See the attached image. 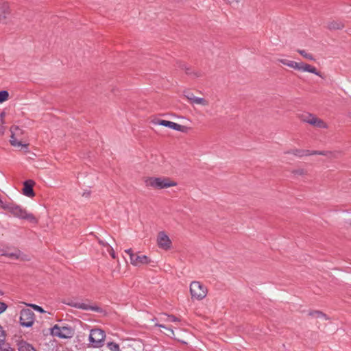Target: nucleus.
Listing matches in <instances>:
<instances>
[{"label":"nucleus","instance_id":"16","mask_svg":"<svg viewBox=\"0 0 351 351\" xmlns=\"http://www.w3.org/2000/svg\"><path fill=\"white\" fill-rule=\"evenodd\" d=\"M278 62L282 63L284 65H287L290 68L300 71L302 62H297L287 59H278Z\"/></svg>","mask_w":351,"mask_h":351},{"label":"nucleus","instance_id":"1","mask_svg":"<svg viewBox=\"0 0 351 351\" xmlns=\"http://www.w3.org/2000/svg\"><path fill=\"white\" fill-rule=\"evenodd\" d=\"M0 206L4 210H6L11 213L14 217L22 219H26L32 223H37L38 219L32 213L27 212L25 209H23L19 205H16L12 202H4L0 198Z\"/></svg>","mask_w":351,"mask_h":351},{"label":"nucleus","instance_id":"27","mask_svg":"<svg viewBox=\"0 0 351 351\" xmlns=\"http://www.w3.org/2000/svg\"><path fill=\"white\" fill-rule=\"evenodd\" d=\"M0 351H14L8 343H5L0 345Z\"/></svg>","mask_w":351,"mask_h":351},{"label":"nucleus","instance_id":"6","mask_svg":"<svg viewBox=\"0 0 351 351\" xmlns=\"http://www.w3.org/2000/svg\"><path fill=\"white\" fill-rule=\"evenodd\" d=\"M53 336L62 339L71 338L73 335V330L71 327L55 325L51 330Z\"/></svg>","mask_w":351,"mask_h":351},{"label":"nucleus","instance_id":"23","mask_svg":"<svg viewBox=\"0 0 351 351\" xmlns=\"http://www.w3.org/2000/svg\"><path fill=\"white\" fill-rule=\"evenodd\" d=\"M301 56H302L304 58L309 60H314L315 58L313 57V56L311 53H308L306 51L304 50H302V49H298L297 51Z\"/></svg>","mask_w":351,"mask_h":351},{"label":"nucleus","instance_id":"2","mask_svg":"<svg viewBox=\"0 0 351 351\" xmlns=\"http://www.w3.org/2000/svg\"><path fill=\"white\" fill-rule=\"evenodd\" d=\"M147 186L163 189L177 185V182L166 177H149L145 180Z\"/></svg>","mask_w":351,"mask_h":351},{"label":"nucleus","instance_id":"10","mask_svg":"<svg viewBox=\"0 0 351 351\" xmlns=\"http://www.w3.org/2000/svg\"><path fill=\"white\" fill-rule=\"evenodd\" d=\"M66 305L74 307L78 309H82L86 311H93L95 312H101V309L99 306H91L88 304H85L83 302H77L74 300H68L66 302H64Z\"/></svg>","mask_w":351,"mask_h":351},{"label":"nucleus","instance_id":"5","mask_svg":"<svg viewBox=\"0 0 351 351\" xmlns=\"http://www.w3.org/2000/svg\"><path fill=\"white\" fill-rule=\"evenodd\" d=\"M287 154H293L298 157H302L304 156H311V155H323L326 156L329 158L333 156L334 154L331 152H325V151H310L308 149H294L287 151L285 152Z\"/></svg>","mask_w":351,"mask_h":351},{"label":"nucleus","instance_id":"7","mask_svg":"<svg viewBox=\"0 0 351 351\" xmlns=\"http://www.w3.org/2000/svg\"><path fill=\"white\" fill-rule=\"evenodd\" d=\"M10 132L12 133L10 140V144L14 147H21V149L26 152L28 149L27 145L22 143L21 141L17 138V136L22 134V130L18 126H12Z\"/></svg>","mask_w":351,"mask_h":351},{"label":"nucleus","instance_id":"31","mask_svg":"<svg viewBox=\"0 0 351 351\" xmlns=\"http://www.w3.org/2000/svg\"><path fill=\"white\" fill-rule=\"evenodd\" d=\"M8 308V305L3 302H0V314L3 313Z\"/></svg>","mask_w":351,"mask_h":351},{"label":"nucleus","instance_id":"30","mask_svg":"<svg viewBox=\"0 0 351 351\" xmlns=\"http://www.w3.org/2000/svg\"><path fill=\"white\" fill-rule=\"evenodd\" d=\"M29 306H31L32 308H33L35 311H38V312H40V313H44L45 311L43 310V308L38 306V305H36V304H29Z\"/></svg>","mask_w":351,"mask_h":351},{"label":"nucleus","instance_id":"13","mask_svg":"<svg viewBox=\"0 0 351 351\" xmlns=\"http://www.w3.org/2000/svg\"><path fill=\"white\" fill-rule=\"evenodd\" d=\"M34 184V182L32 180H28L24 182L23 183V194L29 197H32L34 196V192L33 191V186Z\"/></svg>","mask_w":351,"mask_h":351},{"label":"nucleus","instance_id":"35","mask_svg":"<svg viewBox=\"0 0 351 351\" xmlns=\"http://www.w3.org/2000/svg\"><path fill=\"white\" fill-rule=\"evenodd\" d=\"M156 326L160 327V328H165V329H168L171 332H173V330L170 328H168L167 327H166L165 325L163 324H156Z\"/></svg>","mask_w":351,"mask_h":351},{"label":"nucleus","instance_id":"21","mask_svg":"<svg viewBox=\"0 0 351 351\" xmlns=\"http://www.w3.org/2000/svg\"><path fill=\"white\" fill-rule=\"evenodd\" d=\"M308 315L313 317L321 318L328 319V317L326 314L319 311H313L308 313Z\"/></svg>","mask_w":351,"mask_h":351},{"label":"nucleus","instance_id":"36","mask_svg":"<svg viewBox=\"0 0 351 351\" xmlns=\"http://www.w3.org/2000/svg\"><path fill=\"white\" fill-rule=\"evenodd\" d=\"M295 173L298 175H303L304 173V169H298L295 171Z\"/></svg>","mask_w":351,"mask_h":351},{"label":"nucleus","instance_id":"20","mask_svg":"<svg viewBox=\"0 0 351 351\" xmlns=\"http://www.w3.org/2000/svg\"><path fill=\"white\" fill-rule=\"evenodd\" d=\"M171 129H173L176 131L182 132H186L188 130V128L184 125H180L175 122H171L170 128Z\"/></svg>","mask_w":351,"mask_h":351},{"label":"nucleus","instance_id":"25","mask_svg":"<svg viewBox=\"0 0 351 351\" xmlns=\"http://www.w3.org/2000/svg\"><path fill=\"white\" fill-rule=\"evenodd\" d=\"M343 27V23H329L328 28L329 29H341Z\"/></svg>","mask_w":351,"mask_h":351},{"label":"nucleus","instance_id":"19","mask_svg":"<svg viewBox=\"0 0 351 351\" xmlns=\"http://www.w3.org/2000/svg\"><path fill=\"white\" fill-rule=\"evenodd\" d=\"M18 350L19 351H36L32 345L24 341L18 343Z\"/></svg>","mask_w":351,"mask_h":351},{"label":"nucleus","instance_id":"32","mask_svg":"<svg viewBox=\"0 0 351 351\" xmlns=\"http://www.w3.org/2000/svg\"><path fill=\"white\" fill-rule=\"evenodd\" d=\"M107 251L109 252V254H110V256H112V258H116V255H115L114 251L113 248L110 245L108 246V247L107 248Z\"/></svg>","mask_w":351,"mask_h":351},{"label":"nucleus","instance_id":"9","mask_svg":"<svg viewBox=\"0 0 351 351\" xmlns=\"http://www.w3.org/2000/svg\"><path fill=\"white\" fill-rule=\"evenodd\" d=\"M300 119L302 121L319 128H327L328 127L327 124L323 120L310 113H304L301 114Z\"/></svg>","mask_w":351,"mask_h":351},{"label":"nucleus","instance_id":"46","mask_svg":"<svg viewBox=\"0 0 351 351\" xmlns=\"http://www.w3.org/2000/svg\"><path fill=\"white\" fill-rule=\"evenodd\" d=\"M63 351H70V350H63Z\"/></svg>","mask_w":351,"mask_h":351},{"label":"nucleus","instance_id":"11","mask_svg":"<svg viewBox=\"0 0 351 351\" xmlns=\"http://www.w3.org/2000/svg\"><path fill=\"white\" fill-rule=\"evenodd\" d=\"M157 243L160 248L165 250H169L171 247V241L164 232H160L158 233Z\"/></svg>","mask_w":351,"mask_h":351},{"label":"nucleus","instance_id":"34","mask_svg":"<svg viewBox=\"0 0 351 351\" xmlns=\"http://www.w3.org/2000/svg\"><path fill=\"white\" fill-rule=\"evenodd\" d=\"M125 252L127 253L129 256H130V259L131 260V256L132 255H135V254H134L132 252V250L131 248L130 249H128V250H125Z\"/></svg>","mask_w":351,"mask_h":351},{"label":"nucleus","instance_id":"41","mask_svg":"<svg viewBox=\"0 0 351 351\" xmlns=\"http://www.w3.org/2000/svg\"><path fill=\"white\" fill-rule=\"evenodd\" d=\"M83 195H84V196H85V195L88 196V195H89V193H83Z\"/></svg>","mask_w":351,"mask_h":351},{"label":"nucleus","instance_id":"14","mask_svg":"<svg viewBox=\"0 0 351 351\" xmlns=\"http://www.w3.org/2000/svg\"><path fill=\"white\" fill-rule=\"evenodd\" d=\"M10 14L9 3L6 1H0V21L6 19Z\"/></svg>","mask_w":351,"mask_h":351},{"label":"nucleus","instance_id":"12","mask_svg":"<svg viewBox=\"0 0 351 351\" xmlns=\"http://www.w3.org/2000/svg\"><path fill=\"white\" fill-rule=\"evenodd\" d=\"M150 259L145 255H132L130 263L136 267H140L143 265H146L150 263Z\"/></svg>","mask_w":351,"mask_h":351},{"label":"nucleus","instance_id":"24","mask_svg":"<svg viewBox=\"0 0 351 351\" xmlns=\"http://www.w3.org/2000/svg\"><path fill=\"white\" fill-rule=\"evenodd\" d=\"M107 347L111 351H121L119 344L114 342L108 343Z\"/></svg>","mask_w":351,"mask_h":351},{"label":"nucleus","instance_id":"43","mask_svg":"<svg viewBox=\"0 0 351 351\" xmlns=\"http://www.w3.org/2000/svg\"><path fill=\"white\" fill-rule=\"evenodd\" d=\"M3 116H4V113H3V112H2V113L1 114V117H3Z\"/></svg>","mask_w":351,"mask_h":351},{"label":"nucleus","instance_id":"26","mask_svg":"<svg viewBox=\"0 0 351 351\" xmlns=\"http://www.w3.org/2000/svg\"><path fill=\"white\" fill-rule=\"evenodd\" d=\"M9 93L7 90L0 91V104L6 101L8 99Z\"/></svg>","mask_w":351,"mask_h":351},{"label":"nucleus","instance_id":"3","mask_svg":"<svg viewBox=\"0 0 351 351\" xmlns=\"http://www.w3.org/2000/svg\"><path fill=\"white\" fill-rule=\"evenodd\" d=\"M106 332L100 328H93L90 331L89 342L93 348H101L104 346Z\"/></svg>","mask_w":351,"mask_h":351},{"label":"nucleus","instance_id":"4","mask_svg":"<svg viewBox=\"0 0 351 351\" xmlns=\"http://www.w3.org/2000/svg\"><path fill=\"white\" fill-rule=\"evenodd\" d=\"M191 298L197 300L204 299L207 294V289L199 282L193 281L190 285Z\"/></svg>","mask_w":351,"mask_h":351},{"label":"nucleus","instance_id":"22","mask_svg":"<svg viewBox=\"0 0 351 351\" xmlns=\"http://www.w3.org/2000/svg\"><path fill=\"white\" fill-rule=\"evenodd\" d=\"M191 104H199L202 106H207L208 104V102L204 98L195 97V98H192Z\"/></svg>","mask_w":351,"mask_h":351},{"label":"nucleus","instance_id":"33","mask_svg":"<svg viewBox=\"0 0 351 351\" xmlns=\"http://www.w3.org/2000/svg\"><path fill=\"white\" fill-rule=\"evenodd\" d=\"M185 97L187 98V99L190 101L191 104H192V98H195V96L192 93H187L185 94Z\"/></svg>","mask_w":351,"mask_h":351},{"label":"nucleus","instance_id":"8","mask_svg":"<svg viewBox=\"0 0 351 351\" xmlns=\"http://www.w3.org/2000/svg\"><path fill=\"white\" fill-rule=\"evenodd\" d=\"M35 320V315L34 312L29 308H24L20 313V324L24 327H31Z\"/></svg>","mask_w":351,"mask_h":351},{"label":"nucleus","instance_id":"28","mask_svg":"<svg viewBox=\"0 0 351 351\" xmlns=\"http://www.w3.org/2000/svg\"><path fill=\"white\" fill-rule=\"evenodd\" d=\"M7 343L5 341V333L1 326H0V345Z\"/></svg>","mask_w":351,"mask_h":351},{"label":"nucleus","instance_id":"37","mask_svg":"<svg viewBox=\"0 0 351 351\" xmlns=\"http://www.w3.org/2000/svg\"><path fill=\"white\" fill-rule=\"evenodd\" d=\"M99 242L103 246L107 247V248L108 247V246H110L107 243H106V242H104L103 241H99Z\"/></svg>","mask_w":351,"mask_h":351},{"label":"nucleus","instance_id":"18","mask_svg":"<svg viewBox=\"0 0 351 351\" xmlns=\"http://www.w3.org/2000/svg\"><path fill=\"white\" fill-rule=\"evenodd\" d=\"M160 321L165 322H179L180 319L173 315L162 314L160 317Z\"/></svg>","mask_w":351,"mask_h":351},{"label":"nucleus","instance_id":"38","mask_svg":"<svg viewBox=\"0 0 351 351\" xmlns=\"http://www.w3.org/2000/svg\"><path fill=\"white\" fill-rule=\"evenodd\" d=\"M4 132V128L2 127L1 129H0V134H3Z\"/></svg>","mask_w":351,"mask_h":351},{"label":"nucleus","instance_id":"17","mask_svg":"<svg viewBox=\"0 0 351 351\" xmlns=\"http://www.w3.org/2000/svg\"><path fill=\"white\" fill-rule=\"evenodd\" d=\"M300 71L311 73L315 74L316 75L321 76L320 73L317 71V69L315 66L308 64H304L303 62H302Z\"/></svg>","mask_w":351,"mask_h":351},{"label":"nucleus","instance_id":"42","mask_svg":"<svg viewBox=\"0 0 351 351\" xmlns=\"http://www.w3.org/2000/svg\"><path fill=\"white\" fill-rule=\"evenodd\" d=\"M83 195H84V196H85V195L88 196V195H89V193H83Z\"/></svg>","mask_w":351,"mask_h":351},{"label":"nucleus","instance_id":"39","mask_svg":"<svg viewBox=\"0 0 351 351\" xmlns=\"http://www.w3.org/2000/svg\"><path fill=\"white\" fill-rule=\"evenodd\" d=\"M4 295V292L0 289V296H3Z\"/></svg>","mask_w":351,"mask_h":351},{"label":"nucleus","instance_id":"15","mask_svg":"<svg viewBox=\"0 0 351 351\" xmlns=\"http://www.w3.org/2000/svg\"><path fill=\"white\" fill-rule=\"evenodd\" d=\"M0 255L6 256L13 260L23 259V255L19 250H16L14 252H6L0 248Z\"/></svg>","mask_w":351,"mask_h":351},{"label":"nucleus","instance_id":"29","mask_svg":"<svg viewBox=\"0 0 351 351\" xmlns=\"http://www.w3.org/2000/svg\"><path fill=\"white\" fill-rule=\"evenodd\" d=\"M172 121H167V120H160L158 122V124L160 125H162L165 127L170 128L171 123Z\"/></svg>","mask_w":351,"mask_h":351},{"label":"nucleus","instance_id":"44","mask_svg":"<svg viewBox=\"0 0 351 351\" xmlns=\"http://www.w3.org/2000/svg\"><path fill=\"white\" fill-rule=\"evenodd\" d=\"M188 70H189V69H186V73L189 74V71H188Z\"/></svg>","mask_w":351,"mask_h":351},{"label":"nucleus","instance_id":"40","mask_svg":"<svg viewBox=\"0 0 351 351\" xmlns=\"http://www.w3.org/2000/svg\"><path fill=\"white\" fill-rule=\"evenodd\" d=\"M83 195H84V196H85V195L88 196V195H89V193H83Z\"/></svg>","mask_w":351,"mask_h":351},{"label":"nucleus","instance_id":"45","mask_svg":"<svg viewBox=\"0 0 351 351\" xmlns=\"http://www.w3.org/2000/svg\"><path fill=\"white\" fill-rule=\"evenodd\" d=\"M236 1H237V2L238 3V2H239L241 0H236Z\"/></svg>","mask_w":351,"mask_h":351}]
</instances>
